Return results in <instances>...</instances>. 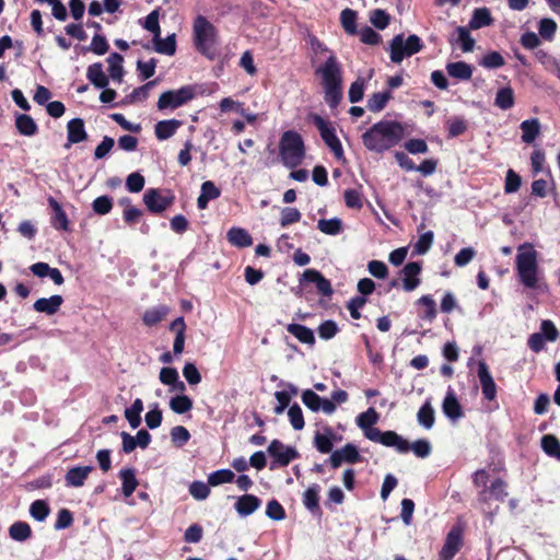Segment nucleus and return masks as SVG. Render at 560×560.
I'll list each match as a JSON object with an SVG mask.
<instances>
[{"label": "nucleus", "instance_id": "obj_1", "mask_svg": "<svg viewBox=\"0 0 560 560\" xmlns=\"http://www.w3.org/2000/svg\"><path fill=\"white\" fill-rule=\"evenodd\" d=\"M412 131V125L381 120L362 135V142L369 151L383 153L409 137Z\"/></svg>", "mask_w": 560, "mask_h": 560}, {"label": "nucleus", "instance_id": "obj_2", "mask_svg": "<svg viewBox=\"0 0 560 560\" xmlns=\"http://www.w3.org/2000/svg\"><path fill=\"white\" fill-rule=\"evenodd\" d=\"M515 268L520 282L528 289L538 285V253L530 243L517 247Z\"/></svg>", "mask_w": 560, "mask_h": 560}, {"label": "nucleus", "instance_id": "obj_3", "mask_svg": "<svg viewBox=\"0 0 560 560\" xmlns=\"http://www.w3.org/2000/svg\"><path fill=\"white\" fill-rule=\"evenodd\" d=\"M279 154L284 166L295 168L305 156V147L302 136L294 131H284L279 142Z\"/></svg>", "mask_w": 560, "mask_h": 560}, {"label": "nucleus", "instance_id": "obj_4", "mask_svg": "<svg viewBox=\"0 0 560 560\" xmlns=\"http://www.w3.org/2000/svg\"><path fill=\"white\" fill-rule=\"evenodd\" d=\"M194 44L196 49L209 59H214V46L217 44L218 31L203 15H198L192 25Z\"/></svg>", "mask_w": 560, "mask_h": 560}, {"label": "nucleus", "instance_id": "obj_5", "mask_svg": "<svg viewBox=\"0 0 560 560\" xmlns=\"http://www.w3.org/2000/svg\"><path fill=\"white\" fill-rule=\"evenodd\" d=\"M420 51V37L410 35L405 39L404 34L396 35L389 44L390 60L400 63L405 58Z\"/></svg>", "mask_w": 560, "mask_h": 560}, {"label": "nucleus", "instance_id": "obj_6", "mask_svg": "<svg viewBox=\"0 0 560 560\" xmlns=\"http://www.w3.org/2000/svg\"><path fill=\"white\" fill-rule=\"evenodd\" d=\"M175 201V195L168 189L149 188L143 194V203L152 214H161Z\"/></svg>", "mask_w": 560, "mask_h": 560}, {"label": "nucleus", "instance_id": "obj_7", "mask_svg": "<svg viewBox=\"0 0 560 560\" xmlns=\"http://www.w3.org/2000/svg\"><path fill=\"white\" fill-rule=\"evenodd\" d=\"M195 97V89L191 85H185L178 90H170L162 93L158 100V108L164 109H176Z\"/></svg>", "mask_w": 560, "mask_h": 560}, {"label": "nucleus", "instance_id": "obj_8", "mask_svg": "<svg viewBox=\"0 0 560 560\" xmlns=\"http://www.w3.org/2000/svg\"><path fill=\"white\" fill-rule=\"evenodd\" d=\"M269 456L272 458L270 469L287 467L292 460L300 457L294 446L285 445L280 440H272L267 448Z\"/></svg>", "mask_w": 560, "mask_h": 560}, {"label": "nucleus", "instance_id": "obj_9", "mask_svg": "<svg viewBox=\"0 0 560 560\" xmlns=\"http://www.w3.org/2000/svg\"><path fill=\"white\" fill-rule=\"evenodd\" d=\"M313 121L319 130L320 137L325 144L331 150L337 160L343 159V149L340 140L338 139L335 128L331 124L318 115L313 117Z\"/></svg>", "mask_w": 560, "mask_h": 560}, {"label": "nucleus", "instance_id": "obj_10", "mask_svg": "<svg viewBox=\"0 0 560 560\" xmlns=\"http://www.w3.org/2000/svg\"><path fill=\"white\" fill-rule=\"evenodd\" d=\"M315 73L320 75L323 86H331L342 84L341 66L334 54L316 69Z\"/></svg>", "mask_w": 560, "mask_h": 560}, {"label": "nucleus", "instance_id": "obj_11", "mask_svg": "<svg viewBox=\"0 0 560 560\" xmlns=\"http://www.w3.org/2000/svg\"><path fill=\"white\" fill-rule=\"evenodd\" d=\"M399 279H393L389 283L392 288H397L400 284L402 289L407 292L413 291L419 285L420 275V262L412 261L408 262L399 272Z\"/></svg>", "mask_w": 560, "mask_h": 560}, {"label": "nucleus", "instance_id": "obj_12", "mask_svg": "<svg viewBox=\"0 0 560 560\" xmlns=\"http://www.w3.org/2000/svg\"><path fill=\"white\" fill-rule=\"evenodd\" d=\"M464 545L463 528L453 526L446 535L444 545L440 551L441 560H452Z\"/></svg>", "mask_w": 560, "mask_h": 560}, {"label": "nucleus", "instance_id": "obj_13", "mask_svg": "<svg viewBox=\"0 0 560 560\" xmlns=\"http://www.w3.org/2000/svg\"><path fill=\"white\" fill-rule=\"evenodd\" d=\"M302 401L313 412L323 411L331 415L336 410V405L331 400L320 397L312 389H305L302 393Z\"/></svg>", "mask_w": 560, "mask_h": 560}, {"label": "nucleus", "instance_id": "obj_14", "mask_svg": "<svg viewBox=\"0 0 560 560\" xmlns=\"http://www.w3.org/2000/svg\"><path fill=\"white\" fill-rule=\"evenodd\" d=\"M477 375L485 399L492 401L497 398V384L490 373L488 364L480 360L477 363Z\"/></svg>", "mask_w": 560, "mask_h": 560}, {"label": "nucleus", "instance_id": "obj_15", "mask_svg": "<svg viewBox=\"0 0 560 560\" xmlns=\"http://www.w3.org/2000/svg\"><path fill=\"white\" fill-rule=\"evenodd\" d=\"M361 460V456L355 445L348 443L339 450L331 453L329 458L326 460L330 466L336 469L343 462L349 464H355Z\"/></svg>", "mask_w": 560, "mask_h": 560}, {"label": "nucleus", "instance_id": "obj_16", "mask_svg": "<svg viewBox=\"0 0 560 560\" xmlns=\"http://www.w3.org/2000/svg\"><path fill=\"white\" fill-rule=\"evenodd\" d=\"M508 483L501 479H494L488 489H481L478 493V502L482 505L488 504L491 499L504 502L508 497Z\"/></svg>", "mask_w": 560, "mask_h": 560}, {"label": "nucleus", "instance_id": "obj_17", "mask_svg": "<svg viewBox=\"0 0 560 560\" xmlns=\"http://www.w3.org/2000/svg\"><path fill=\"white\" fill-rule=\"evenodd\" d=\"M303 281L314 283L318 293L324 296H330L334 293L330 281L316 269H306L303 272L301 283Z\"/></svg>", "mask_w": 560, "mask_h": 560}, {"label": "nucleus", "instance_id": "obj_18", "mask_svg": "<svg viewBox=\"0 0 560 560\" xmlns=\"http://www.w3.org/2000/svg\"><path fill=\"white\" fill-rule=\"evenodd\" d=\"M88 139L84 120L82 118H73L67 124V143L65 148L75 144Z\"/></svg>", "mask_w": 560, "mask_h": 560}, {"label": "nucleus", "instance_id": "obj_19", "mask_svg": "<svg viewBox=\"0 0 560 560\" xmlns=\"http://www.w3.org/2000/svg\"><path fill=\"white\" fill-rule=\"evenodd\" d=\"M47 201L52 210L50 218L51 226L58 231H69L68 215L62 209L61 205L54 197H48Z\"/></svg>", "mask_w": 560, "mask_h": 560}, {"label": "nucleus", "instance_id": "obj_20", "mask_svg": "<svg viewBox=\"0 0 560 560\" xmlns=\"http://www.w3.org/2000/svg\"><path fill=\"white\" fill-rule=\"evenodd\" d=\"M63 303V298L59 294L51 295L50 298L37 299L34 304V311L44 313L46 315H55Z\"/></svg>", "mask_w": 560, "mask_h": 560}, {"label": "nucleus", "instance_id": "obj_21", "mask_svg": "<svg viewBox=\"0 0 560 560\" xmlns=\"http://www.w3.org/2000/svg\"><path fill=\"white\" fill-rule=\"evenodd\" d=\"M93 469V466H75L70 468L65 476L66 486L73 488L82 487Z\"/></svg>", "mask_w": 560, "mask_h": 560}, {"label": "nucleus", "instance_id": "obj_22", "mask_svg": "<svg viewBox=\"0 0 560 560\" xmlns=\"http://www.w3.org/2000/svg\"><path fill=\"white\" fill-rule=\"evenodd\" d=\"M186 328L187 326L183 316L175 318L170 325V330L175 332V338L173 342V353L175 355H179L184 351Z\"/></svg>", "mask_w": 560, "mask_h": 560}, {"label": "nucleus", "instance_id": "obj_23", "mask_svg": "<svg viewBox=\"0 0 560 560\" xmlns=\"http://www.w3.org/2000/svg\"><path fill=\"white\" fill-rule=\"evenodd\" d=\"M319 492H320V486L317 485V483L311 485L303 492V497H302L303 505L313 515H320L322 514V510H320V506H319Z\"/></svg>", "mask_w": 560, "mask_h": 560}, {"label": "nucleus", "instance_id": "obj_24", "mask_svg": "<svg viewBox=\"0 0 560 560\" xmlns=\"http://www.w3.org/2000/svg\"><path fill=\"white\" fill-rule=\"evenodd\" d=\"M261 505V500L254 494L241 495L235 502V510L240 516L246 517L253 514Z\"/></svg>", "mask_w": 560, "mask_h": 560}, {"label": "nucleus", "instance_id": "obj_25", "mask_svg": "<svg viewBox=\"0 0 560 560\" xmlns=\"http://www.w3.org/2000/svg\"><path fill=\"white\" fill-rule=\"evenodd\" d=\"M442 409L444 415L452 420H457L464 416L463 407L452 389L446 393L442 404Z\"/></svg>", "mask_w": 560, "mask_h": 560}, {"label": "nucleus", "instance_id": "obj_26", "mask_svg": "<svg viewBox=\"0 0 560 560\" xmlns=\"http://www.w3.org/2000/svg\"><path fill=\"white\" fill-rule=\"evenodd\" d=\"M182 126V121L175 118L160 120L154 126V133L158 140L164 141L173 137L177 129Z\"/></svg>", "mask_w": 560, "mask_h": 560}, {"label": "nucleus", "instance_id": "obj_27", "mask_svg": "<svg viewBox=\"0 0 560 560\" xmlns=\"http://www.w3.org/2000/svg\"><path fill=\"white\" fill-rule=\"evenodd\" d=\"M220 189L214 185L213 182L207 180L201 184L200 195L197 198V207L203 210L208 207L210 200H214L220 197Z\"/></svg>", "mask_w": 560, "mask_h": 560}, {"label": "nucleus", "instance_id": "obj_28", "mask_svg": "<svg viewBox=\"0 0 560 560\" xmlns=\"http://www.w3.org/2000/svg\"><path fill=\"white\" fill-rule=\"evenodd\" d=\"M226 240L238 248L249 247L253 244L250 234L245 229L237 226H233L228 231Z\"/></svg>", "mask_w": 560, "mask_h": 560}, {"label": "nucleus", "instance_id": "obj_29", "mask_svg": "<svg viewBox=\"0 0 560 560\" xmlns=\"http://www.w3.org/2000/svg\"><path fill=\"white\" fill-rule=\"evenodd\" d=\"M86 78L96 89H105L109 83L101 62H94L88 67Z\"/></svg>", "mask_w": 560, "mask_h": 560}, {"label": "nucleus", "instance_id": "obj_30", "mask_svg": "<svg viewBox=\"0 0 560 560\" xmlns=\"http://www.w3.org/2000/svg\"><path fill=\"white\" fill-rule=\"evenodd\" d=\"M446 71L454 79L468 81L472 77L474 68L465 61H455L446 65Z\"/></svg>", "mask_w": 560, "mask_h": 560}, {"label": "nucleus", "instance_id": "obj_31", "mask_svg": "<svg viewBox=\"0 0 560 560\" xmlns=\"http://www.w3.org/2000/svg\"><path fill=\"white\" fill-rule=\"evenodd\" d=\"M287 331L294 336L302 343L308 345L311 347L315 345V336L313 330L304 325L295 323L288 324Z\"/></svg>", "mask_w": 560, "mask_h": 560}, {"label": "nucleus", "instance_id": "obj_32", "mask_svg": "<svg viewBox=\"0 0 560 560\" xmlns=\"http://www.w3.org/2000/svg\"><path fill=\"white\" fill-rule=\"evenodd\" d=\"M335 433L330 427L324 429V433L316 432L314 435V446L322 454H328L332 451Z\"/></svg>", "mask_w": 560, "mask_h": 560}, {"label": "nucleus", "instance_id": "obj_33", "mask_svg": "<svg viewBox=\"0 0 560 560\" xmlns=\"http://www.w3.org/2000/svg\"><path fill=\"white\" fill-rule=\"evenodd\" d=\"M493 22L494 20L488 8H477L472 11L468 26L470 30H479L492 25Z\"/></svg>", "mask_w": 560, "mask_h": 560}, {"label": "nucleus", "instance_id": "obj_34", "mask_svg": "<svg viewBox=\"0 0 560 560\" xmlns=\"http://www.w3.org/2000/svg\"><path fill=\"white\" fill-rule=\"evenodd\" d=\"M153 49L162 55L173 56L176 52V35L173 33L165 38L153 36Z\"/></svg>", "mask_w": 560, "mask_h": 560}, {"label": "nucleus", "instance_id": "obj_35", "mask_svg": "<svg viewBox=\"0 0 560 560\" xmlns=\"http://www.w3.org/2000/svg\"><path fill=\"white\" fill-rule=\"evenodd\" d=\"M380 444L394 447L399 453H407L409 451V443L394 431H385L381 436Z\"/></svg>", "mask_w": 560, "mask_h": 560}, {"label": "nucleus", "instance_id": "obj_36", "mask_svg": "<svg viewBox=\"0 0 560 560\" xmlns=\"http://www.w3.org/2000/svg\"><path fill=\"white\" fill-rule=\"evenodd\" d=\"M159 378L164 385L172 386L174 390L184 392L186 386L179 380L178 372L175 368H162Z\"/></svg>", "mask_w": 560, "mask_h": 560}, {"label": "nucleus", "instance_id": "obj_37", "mask_svg": "<svg viewBox=\"0 0 560 560\" xmlns=\"http://www.w3.org/2000/svg\"><path fill=\"white\" fill-rule=\"evenodd\" d=\"M119 478L121 480V492L128 498L130 497L135 490L137 489L139 482L136 477L135 469L132 468H124L119 471Z\"/></svg>", "mask_w": 560, "mask_h": 560}, {"label": "nucleus", "instance_id": "obj_38", "mask_svg": "<svg viewBox=\"0 0 560 560\" xmlns=\"http://www.w3.org/2000/svg\"><path fill=\"white\" fill-rule=\"evenodd\" d=\"M522 141L532 143L540 133V122L537 118L527 119L521 122Z\"/></svg>", "mask_w": 560, "mask_h": 560}, {"label": "nucleus", "instance_id": "obj_39", "mask_svg": "<svg viewBox=\"0 0 560 560\" xmlns=\"http://www.w3.org/2000/svg\"><path fill=\"white\" fill-rule=\"evenodd\" d=\"M106 61L108 63V72H109L110 78L114 81H117L120 83L122 81V78L125 74L124 67H122V62H124L122 56L118 52H112L107 57Z\"/></svg>", "mask_w": 560, "mask_h": 560}, {"label": "nucleus", "instance_id": "obj_40", "mask_svg": "<svg viewBox=\"0 0 560 560\" xmlns=\"http://www.w3.org/2000/svg\"><path fill=\"white\" fill-rule=\"evenodd\" d=\"M9 536L14 541L24 542L32 537V528L26 522L16 521L9 527Z\"/></svg>", "mask_w": 560, "mask_h": 560}, {"label": "nucleus", "instance_id": "obj_41", "mask_svg": "<svg viewBox=\"0 0 560 560\" xmlns=\"http://www.w3.org/2000/svg\"><path fill=\"white\" fill-rule=\"evenodd\" d=\"M15 127L21 135L26 137H32L38 131V127L34 119L26 114H20L15 117Z\"/></svg>", "mask_w": 560, "mask_h": 560}, {"label": "nucleus", "instance_id": "obj_42", "mask_svg": "<svg viewBox=\"0 0 560 560\" xmlns=\"http://www.w3.org/2000/svg\"><path fill=\"white\" fill-rule=\"evenodd\" d=\"M170 308L166 305H159L152 308H149L143 314V323L147 326H154L162 322L165 316L168 314Z\"/></svg>", "mask_w": 560, "mask_h": 560}, {"label": "nucleus", "instance_id": "obj_43", "mask_svg": "<svg viewBox=\"0 0 560 560\" xmlns=\"http://www.w3.org/2000/svg\"><path fill=\"white\" fill-rule=\"evenodd\" d=\"M392 98L390 91L377 92L373 93L369 100L366 107L370 112L378 113L383 110L387 104V102Z\"/></svg>", "mask_w": 560, "mask_h": 560}, {"label": "nucleus", "instance_id": "obj_44", "mask_svg": "<svg viewBox=\"0 0 560 560\" xmlns=\"http://www.w3.org/2000/svg\"><path fill=\"white\" fill-rule=\"evenodd\" d=\"M143 402L140 398L135 399L132 405L125 410V418L132 429H137L141 424V412Z\"/></svg>", "mask_w": 560, "mask_h": 560}, {"label": "nucleus", "instance_id": "obj_45", "mask_svg": "<svg viewBox=\"0 0 560 560\" xmlns=\"http://www.w3.org/2000/svg\"><path fill=\"white\" fill-rule=\"evenodd\" d=\"M447 138H456L464 135L468 129L467 120L462 116H456L447 119Z\"/></svg>", "mask_w": 560, "mask_h": 560}, {"label": "nucleus", "instance_id": "obj_46", "mask_svg": "<svg viewBox=\"0 0 560 560\" xmlns=\"http://www.w3.org/2000/svg\"><path fill=\"white\" fill-rule=\"evenodd\" d=\"M540 445L542 451L550 457L560 460V441L553 434H546L541 438Z\"/></svg>", "mask_w": 560, "mask_h": 560}, {"label": "nucleus", "instance_id": "obj_47", "mask_svg": "<svg viewBox=\"0 0 560 560\" xmlns=\"http://www.w3.org/2000/svg\"><path fill=\"white\" fill-rule=\"evenodd\" d=\"M514 91L510 86L502 88L497 92L494 105L499 108L503 110L510 109L514 106Z\"/></svg>", "mask_w": 560, "mask_h": 560}, {"label": "nucleus", "instance_id": "obj_48", "mask_svg": "<svg viewBox=\"0 0 560 560\" xmlns=\"http://www.w3.org/2000/svg\"><path fill=\"white\" fill-rule=\"evenodd\" d=\"M156 84V81H149L145 84L136 88L129 95H127L122 103L124 104H132L139 101H144L148 98L149 91Z\"/></svg>", "mask_w": 560, "mask_h": 560}, {"label": "nucleus", "instance_id": "obj_49", "mask_svg": "<svg viewBox=\"0 0 560 560\" xmlns=\"http://www.w3.org/2000/svg\"><path fill=\"white\" fill-rule=\"evenodd\" d=\"M340 23L346 33L354 35L358 33L357 30V12L352 9H345L340 13Z\"/></svg>", "mask_w": 560, "mask_h": 560}, {"label": "nucleus", "instance_id": "obj_50", "mask_svg": "<svg viewBox=\"0 0 560 560\" xmlns=\"http://www.w3.org/2000/svg\"><path fill=\"white\" fill-rule=\"evenodd\" d=\"M317 229L327 235H337L342 230V221L339 218L320 219Z\"/></svg>", "mask_w": 560, "mask_h": 560}, {"label": "nucleus", "instance_id": "obj_51", "mask_svg": "<svg viewBox=\"0 0 560 560\" xmlns=\"http://www.w3.org/2000/svg\"><path fill=\"white\" fill-rule=\"evenodd\" d=\"M324 100L330 108H336L342 100V84L323 86Z\"/></svg>", "mask_w": 560, "mask_h": 560}, {"label": "nucleus", "instance_id": "obj_52", "mask_svg": "<svg viewBox=\"0 0 560 560\" xmlns=\"http://www.w3.org/2000/svg\"><path fill=\"white\" fill-rule=\"evenodd\" d=\"M235 474L231 469H219L208 476V483L212 487L232 482Z\"/></svg>", "mask_w": 560, "mask_h": 560}, {"label": "nucleus", "instance_id": "obj_53", "mask_svg": "<svg viewBox=\"0 0 560 560\" xmlns=\"http://www.w3.org/2000/svg\"><path fill=\"white\" fill-rule=\"evenodd\" d=\"M378 413L373 407H370L366 411L360 413L357 417V425L363 431L374 427V424L378 421Z\"/></svg>", "mask_w": 560, "mask_h": 560}, {"label": "nucleus", "instance_id": "obj_54", "mask_svg": "<svg viewBox=\"0 0 560 560\" xmlns=\"http://www.w3.org/2000/svg\"><path fill=\"white\" fill-rule=\"evenodd\" d=\"M170 407L175 413L183 415L191 410L192 400L186 395H178L171 398Z\"/></svg>", "mask_w": 560, "mask_h": 560}, {"label": "nucleus", "instance_id": "obj_55", "mask_svg": "<svg viewBox=\"0 0 560 560\" xmlns=\"http://www.w3.org/2000/svg\"><path fill=\"white\" fill-rule=\"evenodd\" d=\"M49 505L44 500H36L30 506V514L37 522H44L49 515Z\"/></svg>", "mask_w": 560, "mask_h": 560}, {"label": "nucleus", "instance_id": "obj_56", "mask_svg": "<svg viewBox=\"0 0 560 560\" xmlns=\"http://www.w3.org/2000/svg\"><path fill=\"white\" fill-rule=\"evenodd\" d=\"M479 65L486 69H497L503 67L505 60L499 51H490L480 59Z\"/></svg>", "mask_w": 560, "mask_h": 560}, {"label": "nucleus", "instance_id": "obj_57", "mask_svg": "<svg viewBox=\"0 0 560 560\" xmlns=\"http://www.w3.org/2000/svg\"><path fill=\"white\" fill-rule=\"evenodd\" d=\"M113 198L104 195L95 198L92 202L93 211L98 215H105L113 209Z\"/></svg>", "mask_w": 560, "mask_h": 560}, {"label": "nucleus", "instance_id": "obj_58", "mask_svg": "<svg viewBox=\"0 0 560 560\" xmlns=\"http://www.w3.org/2000/svg\"><path fill=\"white\" fill-rule=\"evenodd\" d=\"M457 31V43L459 44L462 50L464 52H469L474 50L475 39L471 37L469 30L464 26H458Z\"/></svg>", "mask_w": 560, "mask_h": 560}, {"label": "nucleus", "instance_id": "obj_59", "mask_svg": "<svg viewBox=\"0 0 560 560\" xmlns=\"http://www.w3.org/2000/svg\"><path fill=\"white\" fill-rule=\"evenodd\" d=\"M365 79L359 77L354 82L351 83L348 97L351 103H358L363 98L365 90Z\"/></svg>", "mask_w": 560, "mask_h": 560}, {"label": "nucleus", "instance_id": "obj_60", "mask_svg": "<svg viewBox=\"0 0 560 560\" xmlns=\"http://www.w3.org/2000/svg\"><path fill=\"white\" fill-rule=\"evenodd\" d=\"M289 421L292 428L296 431H300L304 428V417L301 407L298 404H293L289 407L288 410Z\"/></svg>", "mask_w": 560, "mask_h": 560}, {"label": "nucleus", "instance_id": "obj_61", "mask_svg": "<svg viewBox=\"0 0 560 560\" xmlns=\"http://www.w3.org/2000/svg\"><path fill=\"white\" fill-rule=\"evenodd\" d=\"M539 36L546 40H552L557 32V23L549 18H544L538 26Z\"/></svg>", "mask_w": 560, "mask_h": 560}, {"label": "nucleus", "instance_id": "obj_62", "mask_svg": "<svg viewBox=\"0 0 560 560\" xmlns=\"http://www.w3.org/2000/svg\"><path fill=\"white\" fill-rule=\"evenodd\" d=\"M266 515L272 521H282L287 516L284 508L276 499L267 503Z\"/></svg>", "mask_w": 560, "mask_h": 560}, {"label": "nucleus", "instance_id": "obj_63", "mask_svg": "<svg viewBox=\"0 0 560 560\" xmlns=\"http://www.w3.org/2000/svg\"><path fill=\"white\" fill-rule=\"evenodd\" d=\"M522 185V177L512 168L508 170L504 183V192H516Z\"/></svg>", "mask_w": 560, "mask_h": 560}, {"label": "nucleus", "instance_id": "obj_64", "mask_svg": "<svg viewBox=\"0 0 560 560\" xmlns=\"http://www.w3.org/2000/svg\"><path fill=\"white\" fill-rule=\"evenodd\" d=\"M145 184V179L143 175L138 172L131 173L126 178V189L129 192L137 194L140 192Z\"/></svg>", "mask_w": 560, "mask_h": 560}]
</instances>
